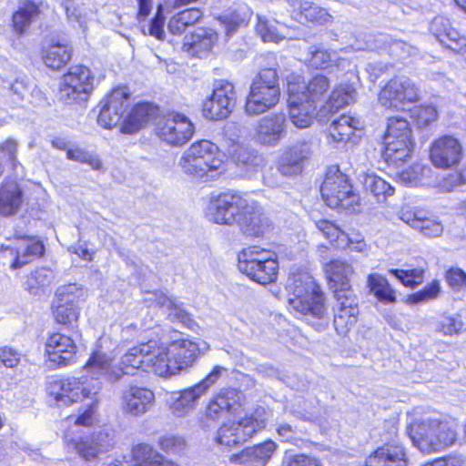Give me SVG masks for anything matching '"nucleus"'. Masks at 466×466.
<instances>
[{"instance_id":"obj_1","label":"nucleus","mask_w":466,"mask_h":466,"mask_svg":"<svg viewBox=\"0 0 466 466\" xmlns=\"http://www.w3.org/2000/svg\"><path fill=\"white\" fill-rule=\"evenodd\" d=\"M83 370L91 376L90 379L86 376L68 377L49 384L48 392L59 406H70L86 400L96 402V397L102 389V383L98 380L100 377L110 382L119 380L116 365L100 349L91 354Z\"/></svg>"},{"instance_id":"obj_2","label":"nucleus","mask_w":466,"mask_h":466,"mask_svg":"<svg viewBox=\"0 0 466 466\" xmlns=\"http://www.w3.org/2000/svg\"><path fill=\"white\" fill-rule=\"evenodd\" d=\"M208 350L207 343L203 348L189 339H177L169 343L156 341L157 360L154 363V372L162 378H170L192 368L201 350Z\"/></svg>"},{"instance_id":"obj_3","label":"nucleus","mask_w":466,"mask_h":466,"mask_svg":"<svg viewBox=\"0 0 466 466\" xmlns=\"http://www.w3.org/2000/svg\"><path fill=\"white\" fill-rule=\"evenodd\" d=\"M289 309L296 314L322 319L327 313L319 285L307 273L292 275L287 283Z\"/></svg>"},{"instance_id":"obj_4","label":"nucleus","mask_w":466,"mask_h":466,"mask_svg":"<svg viewBox=\"0 0 466 466\" xmlns=\"http://www.w3.org/2000/svg\"><path fill=\"white\" fill-rule=\"evenodd\" d=\"M178 164L185 174L202 182L214 180L223 172L218 147L208 140L193 143L184 151Z\"/></svg>"},{"instance_id":"obj_5","label":"nucleus","mask_w":466,"mask_h":466,"mask_svg":"<svg viewBox=\"0 0 466 466\" xmlns=\"http://www.w3.org/2000/svg\"><path fill=\"white\" fill-rule=\"evenodd\" d=\"M280 97L279 76L274 68H263L253 79L246 99L248 116L261 115L275 107Z\"/></svg>"},{"instance_id":"obj_6","label":"nucleus","mask_w":466,"mask_h":466,"mask_svg":"<svg viewBox=\"0 0 466 466\" xmlns=\"http://www.w3.org/2000/svg\"><path fill=\"white\" fill-rule=\"evenodd\" d=\"M410 436L422 452L440 451L454 443L456 431L453 425L438 419H423L412 423Z\"/></svg>"},{"instance_id":"obj_7","label":"nucleus","mask_w":466,"mask_h":466,"mask_svg":"<svg viewBox=\"0 0 466 466\" xmlns=\"http://www.w3.org/2000/svg\"><path fill=\"white\" fill-rule=\"evenodd\" d=\"M271 413L264 407H257L238 422L225 423L220 426L215 438L216 443L232 447L245 442L266 427Z\"/></svg>"},{"instance_id":"obj_8","label":"nucleus","mask_w":466,"mask_h":466,"mask_svg":"<svg viewBox=\"0 0 466 466\" xmlns=\"http://www.w3.org/2000/svg\"><path fill=\"white\" fill-rule=\"evenodd\" d=\"M320 191L324 202L331 208H350L359 203L347 176L338 167L329 168Z\"/></svg>"},{"instance_id":"obj_9","label":"nucleus","mask_w":466,"mask_h":466,"mask_svg":"<svg viewBox=\"0 0 466 466\" xmlns=\"http://www.w3.org/2000/svg\"><path fill=\"white\" fill-rule=\"evenodd\" d=\"M94 75L87 66H73L61 77L59 98L66 104L86 101L94 89Z\"/></svg>"},{"instance_id":"obj_10","label":"nucleus","mask_w":466,"mask_h":466,"mask_svg":"<svg viewBox=\"0 0 466 466\" xmlns=\"http://www.w3.org/2000/svg\"><path fill=\"white\" fill-rule=\"evenodd\" d=\"M248 199L234 191L222 192L210 198L206 216L208 220L218 225L238 224L242 212L247 208Z\"/></svg>"},{"instance_id":"obj_11","label":"nucleus","mask_w":466,"mask_h":466,"mask_svg":"<svg viewBox=\"0 0 466 466\" xmlns=\"http://www.w3.org/2000/svg\"><path fill=\"white\" fill-rule=\"evenodd\" d=\"M86 299V290L76 283L63 285L56 289L52 302V313L56 321L73 326L79 318L77 304Z\"/></svg>"},{"instance_id":"obj_12","label":"nucleus","mask_w":466,"mask_h":466,"mask_svg":"<svg viewBox=\"0 0 466 466\" xmlns=\"http://www.w3.org/2000/svg\"><path fill=\"white\" fill-rule=\"evenodd\" d=\"M379 103L386 108H400L406 103L420 99V90L415 83L406 76L391 78L380 90Z\"/></svg>"},{"instance_id":"obj_13","label":"nucleus","mask_w":466,"mask_h":466,"mask_svg":"<svg viewBox=\"0 0 466 466\" xmlns=\"http://www.w3.org/2000/svg\"><path fill=\"white\" fill-rule=\"evenodd\" d=\"M194 134V125L185 115L171 112L158 120L157 135L172 146L186 144Z\"/></svg>"},{"instance_id":"obj_14","label":"nucleus","mask_w":466,"mask_h":466,"mask_svg":"<svg viewBox=\"0 0 466 466\" xmlns=\"http://www.w3.org/2000/svg\"><path fill=\"white\" fill-rule=\"evenodd\" d=\"M156 360V340H149L134 346L121 357L116 365L119 380L123 375H134L139 370H147L151 368L154 371Z\"/></svg>"},{"instance_id":"obj_15","label":"nucleus","mask_w":466,"mask_h":466,"mask_svg":"<svg viewBox=\"0 0 466 466\" xmlns=\"http://www.w3.org/2000/svg\"><path fill=\"white\" fill-rule=\"evenodd\" d=\"M462 157V144L453 136L440 137L431 143L430 147V160L437 168L455 167L460 164Z\"/></svg>"},{"instance_id":"obj_16","label":"nucleus","mask_w":466,"mask_h":466,"mask_svg":"<svg viewBox=\"0 0 466 466\" xmlns=\"http://www.w3.org/2000/svg\"><path fill=\"white\" fill-rule=\"evenodd\" d=\"M77 346L67 335L56 332L46 342L47 360L53 367H65L76 361Z\"/></svg>"},{"instance_id":"obj_17","label":"nucleus","mask_w":466,"mask_h":466,"mask_svg":"<svg viewBox=\"0 0 466 466\" xmlns=\"http://www.w3.org/2000/svg\"><path fill=\"white\" fill-rule=\"evenodd\" d=\"M334 327L339 335H346L356 324L359 315L357 297L353 291L334 295Z\"/></svg>"},{"instance_id":"obj_18","label":"nucleus","mask_w":466,"mask_h":466,"mask_svg":"<svg viewBox=\"0 0 466 466\" xmlns=\"http://www.w3.org/2000/svg\"><path fill=\"white\" fill-rule=\"evenodd\" d=\"M288 120L284 113L269 114L260 118L256 126L254 138L263 146H278L287 133Z\"/></svg>"},{"instance_id":"obj_19","label":"nucleus","mask_w":466,"mask_h":466,"mask_svg":"<svg viewBox=\"0 0 466 466\" xmlns=\"http://www.w3.org/2000/svg\"><path fill=\"white\" fill-rule=\"evenodd\" d=\"M238 224L242 231L252 237H262L269 233L272 225L264 215L260 205L250 198L248 199L247 208L242 212Z\"/></svg>"},{"instance_id":"obj_20","label":"nucleus","mask_w":466,"mask_h":466,"mask_svg":"<svg viewBox=\"0 0 466 466\" xmlns=\"http://www.w3.org/2000/svg\"><path fill=\"white\" fill-rule=\"evenodd\" d=\"M309 65L315 69L329 72L347 70L358 78L356 66L352 65L349 59L341 57L339 52L314 47L309 50Z\"/></svg>"},{"instance_id":"obj_21","label":"nucleus","mask_w":466,"mask_h":466,"mask_svg":"<svg viewBox=\"0 0 466 466\" xmlns=\"http://www.w3.org/2000/svg\"><path fill=\"white\" fill-rule=\"evenodd\" d=\"M299 86L292 84L288 89L289 116L291 123L298 128H307L311 126L316 106L314 104L305 101L299 94Z\"/></svg>"},{"instance_id":"obj_22","label":"nucleus","mask_w":466,"mask_h":466,"mask_svg":"<svg viewBox=\"0 0 466 466\" xmlns=\"http://www.w3.org/2000/svg\"><path fill=\"white\" fill-rule=\"evenodd\" d=\"M277 450L278 444L272 440H268L232 454L229 461L237 466H266Z\"/></svg>"},{"instance_id":"obj_23","label":"nucleus","mask_w":466,"mask_h":466,"mask_svg":"<svg viewBox=\"0 0 466 466\" xmlns=\"http://www.w3.org/2000/svg\"><path fill=\"white\" fill-rule=\"evenodd\" d=\"M154 402L155 394L147 388L130 386L122 392V410L131 416H142L152 408Z\"/></svg>"},{"instance_id":"obj_24","label":"nucleus","mask_w":466,"mask_h":466,"mask_svg":"<svg viewBox=\"0 0 466 466\" xmlns=\"http://www.w3.org/2000/svg\"><path fill=\"white\" fill-rule=\"evenodd\" d=\"M64 443L67 454H76L86 462H96L104 451L99 436L75 438L65 433Z\"/></svg>"},{"instance_id":"obj_25","label":"nucleus","mask_w":466,"mask_h":466,"mask_svg":"<svg viewBox=\"0 0 466 466\" xmlns=\"http://www.w3.org/2000/svg\"><path fill=\"white\" fill-rule=\"evenodd\" d=\"M292 84L299 86V94L305 101L315 106L326 96L330 87L329 77L320 74L314 76L307 83L302 81L300 76L291 75L288 77V89Z\"/></svg>"},{"instance_id":"obj_26","label":"nucleus","mask_w":466,"mask_h":466,"mask_svg":"<svg viewBox=\"0 0 466 466\" xmlns=\"http://www.w3.org/2000/svg\"><path fill=\"white\" fill-rule=\"evenodd\" d=\"M205 396L196 384L167 394V404L176 417H185L192 411L198 400Z\"/></svg>"},{"instance_id":"obj_27","label":"nucleus","mask_w":466,"mask_h":466,"mask_svg":"<svg viewBox=\"0 0 466 466\" xmlns=\"http://www.w3.org/2000/svg\"><path fill=\"white\" fill-rule=\"evenodd\" d=\"M325 273L329 289L334 295L353 291L350 285V277L354 274L351 264L346 260L332 259L325 265Z\"/></svg>"},{"instance_id":"obj_28","label":"nucleus","mask_w":466,"mask_h":466,"mask_svg":"<svg viewBox=\"0 0 466 466\" xmlns=\"http://www.w3.org/2000/svg\"><path fill=\"white\" fill-rule=\"evenodd\" d=\"M431 30L436 38L453 52L466 57V37L451 26L449 19L438 16L431 23Z\"/></svg>"},{"instance_id":"obj_29","label":"nucleus","mask_w":466,"mask_h":466,"mask_svg":"<svg viewBox=\"0 0 466 466\" xmlns=\"http://www.w3.org/2000/svg\"><path fill=\"white\" fill-rule=\"evenodd\" d=\"M72 53V46L67 40L53 38L44 45L41 57L46 66L59 70L71 60Z\"/></svg>"},{"instance_id":"obj_30","label":"nucleus","mask_w":466,"mask_h":466,"mask_svg":"<svg viewBox=\"0 0 466 466\" xmlns=\"http://www.w3.org/2000/svg\"><path fill=\"white\" fill-rule=\"evenodd\" d=\"M240 403V393L233 388L221 389L208 402L207 419L217 420L224 413L234 412Z\"/></svg>"},{"instance_id":"obj_31","label":"nucleus","mask_w":466,"mask_h":466,"mask_svg":"<svg viewBox=\"0 0 466 466\" xmlns=\"http://www.w3.org/2000/svg\"><path fill=\"white\" fill-rule=\"evenodd\" d=\"M159 115V108L150 103H140L134 106L124 118L121 132L134 134L155 120Z\"/></svg>"},{"instance_id":"obj_32","label":"nucleus","mask_w":466,"mask_h":466,"mask_svg":"<svg viewBox=\"0 0 466 466\" xmlns=\"http://www.w3.org/2000/svg\"><path fill=\"white\" fill-rule=\"evenodd\" d=\"M309 153L306 143H298L290 147L285 148L278 161L279 172L286 177H294L301 173L302 163Z\"/></svg>"},{"instance_id":"obj_33","label":"nucleus","mask_w":466,"mask_h":466,"mask_svg":"<svg viewBox=\"0 0 466 466\" xmlns=\"http://www.w3.org/2000/svg\"><path fill=\"white\" fill-rule=\"evenodd\" d=\"M2 251L5 257L15 256V258L11 267L17 268L28 263L32 258L41 256L44 252V246L34 238H26L20 239L15 248L3 246Z\"/></svg>"},{"instance_id":"obj_34","label":"nucleus","mask_w":466,"mask_h":466,"mask_svg":"<svg viewBox=\"0 0 466 466\" xmlns=\"http://www.w3.org/2000/svg\"><path fill=\"white\" fill-rule=\"evenodd\" d=\"M364 466H407L405 451L397 443L385 444L368 456Z\"/></svg>"},{"instance_id":"obj_35","label":"nucleus","mask_w":466,"mask_h":466,"mask_svg":"<svg viewBox=\"0 0 466 466\" xmlns=\"http://www.w3.org/2000/svg\"><path fill=\"white\" fill-rule=\"evenodd\" d=\"M362 129L360 119L342 115L333 120L329 127V138L334 143H344L353 139L355 133Z\"/></svg>"},{"instance_id":"obj_36","label":"nucleus","mask_w":466,"mask_h":466,"mask_svg":"<svg viewBox=\"0 0 466 466\" xmlns=\"http://www.w3.org/2000/svg\"><path fill=\"white\" fill-rule=\"evenodd\" d=\"M23 202V191L17 183L11 181L0 185V215L7 217L16 214Z\"/></svg>"},{"instance_id":"obj_37","label":"nucleus","mask_w":466,"mask_h":466,"mask_svg":"<svg viewBox=\"0 0 466 466\" xmlns=\"http://www.w3.org/2000/svg\"><path fill=\"white\" fill-rule=\"evenodd\" d=\"M132 461L135 466H179L172 461L164 459L152 446L145 443L133 447Z\"/></svg>"},{"instance_id":"obj_38","label":"nucleus","mask_w":466,"mask_h":466,"mask_svg":"<svg viewBox=\"0 0 466 466\" xmlns=\"http://www.w3.org/2000/svg\"><path fill=\"white\" fill-rule=\"evenodd\" d=\"M383 157L389 164L398 166L410 156L412 150L411 137L406 138H384Z\"/></svg>"},{"instance_id":"obj_39","label":"nucleus","mask_w":466,"mask_h":466,"mask_svg":"<svg viewBox=\"0 0 466 466\" xmlns=\"http://www.w3.org/2000/svg\"><path fill=\"white\" fill-rule=\"evenodd\" d=\"M278 262L277 254L258 246H250L242 249L238 254V268L248 267V269L254 268L258 264Z\"/></svg>"},{"instance_id":"obj_40","label":"nucleus","mask_w":466,"mask_h":466,"mask_svg":"<svg viewBox=\"0 0 466 466\" xmlns=\"http://www.w3.org/2000/svg\"><path fill=\"white\" fill-rule=\"evenodd\" d=\"M39 13V7L34 2L22 3L12 17V26L15 34L18 36L23 35Z\"/></svg>"},{"instance_id":"obj_41","label":"nucleus","mask_w":466,"mask_h":466,"mask_svg":"<svg viewBox=\"0 0 466 466\" xmlns=\"http://www.w3.org/2000/svg\"><path fill=\"white\" fill-rule=\"evenodd\" d=\"M359 178L365 189L373 194L378 201H384L394 194V187L373 172H364Z\"/></svg>"},{"instance_id":"obj_42","label":"nucleus","mask_w":466,"mask_h":466,"mask_svg":"<svg viewBox=\"0 0 466 466\" xmlns=\"http://www.w3.org/2000/svg\"><path fill=\"white\" fill-rule=\"evenodd\" d=\"M357 92L352 84H339L331 92L324 108L337 111L356 100Z\"/></svg>"},{"instance_id":"obj_43","label":"nucleus","mask_w":466,"mask_h":466,"mask_svg":"<svg viewBox=\"0 0 466 466\" xmlns=\"http://www.w3.org/2000/svg\"><path fill=\"white\" fill-rule=\"evenodd\" d=\"M367 286L380 301L393 303L396 301L395 290L390 287L386 278L378 273L370 274L367 278Z\"/></svg>"},{"instance_id":"obj_44","label":"nucleus","mask_w":466,"mask_h":466,"mask_svg":"<svg viewBox=\"0 0 466 466\" xmlns=\"http://www.w3.org/2000/svg\"><path fill=\"white\" fill-rule=\"evenodd\" d=\"M401 219L426 237H439L443 231L442 225L431 218H419L415 214L405 213L401 217Z\"/></svg>"},{"instance_id":"obj_45","label":"nucleus","mask_w":466,"mask_h":466,"mask_svg":"<svg viewBox=\"0 0 466 466\" xmlns=\"http://www.w3.org/2000/svg\"><path fill=\"white\" fill-rule=\"evenodd\" d=\"M54 280L53 272L46 268L32 272L26 279L25 289L33 296L45 293Z\"/></svg>"},{"instance_id":"obj_46","label":"nucleus","mask_w":466,"mask_h":466,"mask_svg":"<svg viewBox=\"0 0 466 466\" xmlns=\"http://www.w3.org/2000/svg\"><path fill=\"white\" fill-rule=\"evenodd\" d=\"M157 299V305L163 313L167 314V318L172 322H178L185 326H189L191 319L187 312L182 308L180 304L176 303L163 294H155Z\"/></svg>"},{"instance_id":"obj_47","label":"nucleus","mask_w":466,"mask_h":466,"mask_svg":"<svg viewBox=\"0 0 466 466\" xmlns=\"http://www.w3.org/2000/svg\"><path fill=\"white\" fill-rule=\"evenodd\" d=\"M248 267L239 268V270L246 274L250 279L266 285L273 282L276 279L279 264L278 262H268L266 264L261 263L258 266H254V268L248 269Z\"/></svg>"},{"instance_id":"obj_48","label":"nucleus","mask_w":466,"mask_h":466,"mask_svg":"<svg viewBox=\"0 0 466 466\" xmlns=\"http://www.w3.org/2000/svg\"><path fill=\"white\" fill-rule=\"evenodd\" d=\"M217 41L216 31L209 28H199L191 35L190 46L197 53L208 52Z\"/></svg>"},{"instance_id":"obj_49","label":"nucleus","mask_w":466,"mask_h":466,"mask_svg":"<svg viewBox=\"0 0 466 466\" xmlns=\"http://www.w3.org/2000/svg\"><path fill=\"white\" fill-rule=\"evenodd\" d=\"M251 11L247 5H241L230 15H225L219 17L221 25L225 26L226 34L229 35L237 30L238 27L246 25L249 20Z\"/></svg>"},{"instance_id":"obj_50","label":"nucleus","mask_w":466,"mask_h":466,"mask_svg":"<svg viewBox=\"0 0 466 466\" xmlns=\"http://www.w3.org/2000/svg\"><path fill=\"white\" fill-rule=\"evenodd\" d=\"M276 21L270 22L258 16L257 31L264 42L279 43L287 37L284 25L277 27Z\"/></svg>"},{"instance_id":"obj_51","label":"nucleus","mask_w":466,"mask_h":466,"mask_svg":"<svg viewBox=\"0 0 466 466\" xmlns=\"http://www.w3.org/2000/svg\"><path fill=\"white\" fill-rule=\"evenodd\" d=\"M216 101L232 112L236 102V92L234 86L227 81H218L213 89L211 96Z\"/></svg>"},{"instance_id":"obj_52","label":"nucleus","mask_w":466,"mask_h":466,"mask_svg":"<svg viewBox=\"0 0 466 466\" xmlns=\"http://www.w3.org/2000/svg\"><path fill=\"white\" fill-rule=\"evenodd\" d=\"M18 142L13 138H6L0 142V164L2 173H5V167L15 168L17 164Z\"/></svg>"},{"instance_id":"obj_53","label":"nucleus","mask_w":466,"mask_h":466,"mask_svg":"<svg viewBox=\"0 0 466 466\" xmlns=\"http://www.w3.org/2000/svg\"><path fill=\"white\" fill-rule=\"evenodd\" d=\"M300 14L307 21L312 23L325 24L330 22L332 18L325 8L307 1L300 5Z\"/></svg>"},{"instance_id":"obj_54","label":"nucleus","mask_w":466,"mask_h":466,"mask_svg":"<svg viewBox=\"0 0 466 466\" xmlns=\"http://www.w3.org/2000/svg\"><path fill=\"white\" fill-rule=\"evenodd\" d=\"M129 92L127 87H117L112 90V92L106 96L103 101L108 105L113 111L120 113L123 116L124 112L128 106Z\"/></svg>"},{"instance_id":"obj_55","label":"nucleus","mask_w":466,"mask_h":466,"mask_svg":"<svg viewBox=\"0 0 466 466\" xmlns=\"http://www.w3.org/2000/svg\"><path fill=\"white\" fill-rule=\"evenodd\" d=\"M408 137H411V130L405 118H389L384 138H406Z\"/></svg>"},{"instance_id":"obj_56","label":"nucleus","mask_w":466,"mask_h":466,"mask_svg":"<svg viewBox=\"0 0 466 466\" xmlns=\"http://www.w3.org/2000/svg\"><path fill=\"white\" fill-rule=\"evenodd\" d=\"M440 293L441 283L439 280H433L430 284H428L423 289L414 294L409 295L407 297L406 301L409 304L422 303L437 299Z\"/></svg>"},{"instance_id":"obj_57","label":"nucleus","mask_w":466,"mask_h":466,"mask_svg":"<svg viewBox=\"0 0 466 466\" xmlns=\"http://www.w3.org/2000/svg\"><path fill=\"white\" fill-rule=\"evenodd\" d=\"M462 329L463 322L458 315L443 314L437 323V330L445 336L456 335Z\"/></svg>"},{"instance_id":"obj_58","label":"nucleus","mask_w":466,"mask_h":466,"mask_svg":"<svg viewBox=\"0 0 466 466\" xmlns=\"http://www.w3.org/2000/svg\"><path fill=\"white\" fill-rule=\"evenodd\" d=\"M317 228L322 233L323 237L334 243L339 248V239L347 234L343 232L337 225L327 219H320L315 222Z\"/></svg>"},{"instance_id":"obj_59","label":"nucleus","mask_w":466,"mask_h":466,"mask_svg":"<svg viewBox=\"0 0 466 466\" xmlns=\"http://www.w3.org/2000/svg\"><path fill=\"white\" fill-rule=\"evenodd\" d=\"M231 111L227 109L212 96L205 100L203 104V116L209 120H221L227 118Z\"/></svg>"},{"instance_id":"obj_60","label":"nucleus","mask_w":466,"mask_h":466,"mask_svg":"<svg viewBox=\"0 0 466 466\" xmlns=\"http://www.w3.org/2000/svg\"><path fill=\"white\" fill-rule=\"evenodd\" d=\"M101 108L97 117V123L100 127L111 129L115 127L120 121L121 116L119 112L113 111L103 100L100 103Z\"/></svg>"},{"instance_id":"obj_61","label":"nucleus","mask_w":466,"mask_h":466,"mask_svg":"<svg viewBox=\"0 0 466 466\" xmlns=\"http://www.w3.org/2000/svg\"><path fill=\"white\" fill-rule=\"evenodd\" d=\"M66 13L68 21L72 24H76L83 32L87 29V15L86 12L79 5L73 2H68L66 5Z\"/></svg>"},{"instance_id":"obj_62","label":"nucleus","mask_w":466,"mask_h":466,"mask_svg":"<svg viewBox=\"0 0 466 466\" xmlns=\"http://www.w3.org/2000/svg\"><path fill=\"white\" fill-rule=\"evenodd\" d=\"M390 273L394 275L406 287L414 288L422 281V273L420 269H390Z\"/></svg>"},{"instance_id":"obj_63","label":"nucleus","mask_w":466,"mask_h":466,"mask_svg":"<svg viewBox=\"0 0 466 466\" xmlns=\"http://www.w3.org/2000/svg\"><path fill=\"white\" fill-rule=\"evenodd\" d=\"M423 171L424 167L422 165L414 164L401 170L398 177L401 183L408 186H415L420 182Z\"/></svg>"},{"instance_id":"obj_64","label":"nucleus","mask_w":466,"mask_h":466,"mask_svg":"<svg viewBox=\"0 0 466 466\" xmlns=\"http://www.w3.org/2000/svg\"><path fill=\"white\" fill-rule=\"evenodd\" d=\"M159 446L166 452L178 453L184 450L186 441L179 436L166 435L160 438Z\"/></svg>"}]
</instances>
